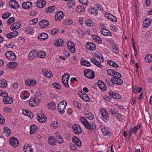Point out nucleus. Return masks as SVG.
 I'll return each instance as SVG.
<instances>
[{
    "instance_id": "45",
    "label": "nucleus",
    "mask_w": 152,
    "mask_h": 152,
    "mask_svg": "<svg viewBox=\"0 0 152 152\" xmlns=\"http://www.w3.org/2000/svg\"><path fill=\"white\" fill-rule=\"evenodd\" d=\"M15 21V19L13 17H11L7 21L8 25H10V24L14 22Z\"/></svg>"
},
{
    "instance_id": "57",
    "label": "nucleus",
    "mask_w": 152,
    "mask_h": 152,
    "mask_svg": "<svg viewBox=\"0 0 152 152\" xmlns=\"http://www.w3.org/2000/svg\"><path fill=\"white\" fill-rule=\"evenodd\" d=\"M7 37L9 39L12 38L14 37V36L12 32L9 33L6 35Z\"/></svg>"
},
{
    "instance_id": "25",
    "label": "nucleus",
    "mask_w": 152,
    "mask_h": 152,
    "mask_svg": "<svg viewBox=\"0 0 152 152\" xmlns=\"http://www.w3.org/2000/svg\"><path fill=\"white\" fill-rule=\"evenodd\" d=\"M48 37V35L47 34L45 33H42L38 36V39H42L43 40L47 39Z\"/></svg>"
},
{
    "instance_id": "58",
    "label": "nucleus",
    "mask_w": 152,
    "mask_h": 152,
    "mask_svg": "<svg viewBox=\"0 0 152 152\" xmlns=\"http://www.w3.org/2000/svg\"><path fill=\"white\" fill-rule=\"evenodd\" d=\"M79 139L76 136H74L72 138V140L74 144H75L79 140Z\"/></svg>"
},
{
    "instance_id": "19",
    "label": "nucleus",
    "mask_w": 152,
    "mask_h": 152,
    "mask_svg": "<svg viewBox=\"0 0 152 152\" xmlns=\"http://www.w3.org/2000/svg\"><path fill=\"white\" fill-rule=\"evenodd\" d=\"M45 4L46 2L44 0H39L37 2L36 4L37 7L39 8H42L45 5Z\"/></svg>"
},
{
    "instance_id": "62",
    "label": "nucleus",
    "mask_w": 152,
    "mask_h": 152,
    "mask_svg": "<svg viewBox=\"0 0 152 152\" xmlns=\"http://www.w3.org/2000/svg\"><path fill=\"white\" fill-rule=\"evenodd\" d=\"M113 98L116 99H119L121 98V96L120 94L115 93Z\"/></svg>"
},
{
    "instance_id": "49",
    "label": "nucleus",
    "mask_w": 152,
    "mask_h": 152,
    "mask_svg": "<svg viewBox=\"0 0 152 152\" xmlns=\"http://www.w3.org/2000/svg\"><path fill=\"white\" fill-rule=\"evenodd\" d=\"M10 55V57L9 58V59L11 60H15L16 58V56L14 53L11 51Z\"/></svg>"
},
{
    "instance_id": "1",
    "label": "nucleus",
    "mask_w": 152,
    "mask_h": 152,
    "mask_svg": "<svg viewBox=\"0 0 152 152\" xmlns=\"http://www.w3.org/2000/svg\"><path fill=\"white\" fill-rule=\"evenodd\" d=\"M67 105V103L64 101H62L59 104L58 108L59 112L61 114H64L65 111V108Z\"/></svg>"
},
{
    "instance_id": "64",
    "label": "nucleus",
    "mask_w": 152,
    "mask_h": 152,
    "mask_svg": "<svg viewBox=\"0 0 152 152\" xmlns=\"http://www.w3.org/2000/svg\"><path fill=\"white\" fill-rule=\"evenodd\" d=\"M58 31V29L57 28H56L53 29L51 31V33L52 34H55L57 33Z\"/></svg>"
},
{
    "instance_id": "53",
    "label": "nucleus",
    "mask_w": 152,
    "mask_h": 152,
    "mask_svg": "<svg viewBox=\"0 0 152 152\" xmlns=\"http://www.w3.org/2000/svg\"><path fill=\"white\" fill-rule=\"evenodd\" d=\"M7 113L10 112L12 110V108L8 107H4L3 109Z\"/></svg>"
},
{
    "instance_id": "13",
    "label": "nucleus",
    "mask_w": 152,
    "mask_h": 152,
    "mask_svg": "<svg viewBox=\"0 0 152 152\" xmlns=\"http://www.w3.org/2000/svg\"><path fill=\"white\" fill-rule=\"evenodd\" d=\"M67 46L68 49L72 53L75 52V48L74 43L72 42L69 41L68 42Z\"/></svg>"
},
{
    "instance_id": "51",
    "label": "nucleus",
    "mask_w": 152,
    "mask_h": 152,
    "mask_svg": "<svg viewBox=\"0 0 152 152\" xmlns=\"http://www.w3.org/2000/svg\"><path fill=\"white\" fill-rule=\"evenodd\" d=\"M80 121L84 125L88 122L87 120L83 117H82L81 118Z\"/></svg>"
},
{
    "instance_id": "26",
    "label": "nucleus",
    "mask_w": 152,
    "mask_h": 152,
    "mask_svg": "<svg viewBox=\"0 0 152 152\" xmlns=\"http://www.w3.org/2000/svg\"><path fill=\"white\" fill-rule=\"evenodd\" d=\"M141 124H139L137 126H135L134 128L131 127L130 128V131H131L132 132H134V134L137 132V130L138 129L140 128Z\"/></svg>"
},
{
    "instance_id": "59",
    "label": "nucleus",
    "mask_w": 152,
    "mask_h": 152,
    "mask_svg": "<svg viewBox=\"0 0 152 152\" xmlns=\"http://www.w3.org/2000/svg\"><path fill=\"white\" fill-rule=\"evenodd\" d=\"M79 2L81 4L87 5L88 4V1L87 0H79Z\"/></svg>"
},
{
    "instance_id": "52",
    "label": "nucleus",
    "mask_w": 152,
    "mask_h": 152,
    "mask_svg": "<svg viewBox=\"0 0 152 152\" xmlns=\"http://www.w3.org/2000/svg\"><path fill=\"white\" fill-rule=\"evenodd\" d=\"M74 105L78 108H80L81 107V104L78 102H75L74 103Z\"/></svg>"
},
{
    "instance_id": "35",
    "label": "nucleus",
    "mask_w": 152,
    "mask_h": 152,
    "mask_svg": "<svg viewBox=\"0 0 152 152\" xmlns=\"http://www.w3.org/2000/svg\"><path fill=\"white\" fill-rule=\"evenodd\" d=\"M85 116L86 118H88L90 120H92L94 118V116L92 113L90 112L89 113H86Z\"/></svg>"
},
{
    "instance_id": "28",
    "label": "nucleus",
    "mask_w": 152,
    "mask_h": 152,
    "mask_svg": "<svg viewBox=\"0 0 152 152\" xmlns=\"http://www.w3.org/2000/svg\"><path fill=\"white\" fill-rule=\"evenodd\" d=\"M63 42L64 41L62 39L55 40L54 41L55 45L57 47L62 46Z\"/></svg>"
},
{
    "instance_id": "38",
    "label": "nucleus",
    "mask_w": 152,
    "mask_h": 152,
    "mask_svg": "<svg viewBox=\"0 0 152 152\" xmlns=\"http://www.w3.org/2000/svg\"><path fill=\"white\" fill-rule=\"evenodd\" d=\"M145 59L146 61L149 62L152 61V54H148L145 57Z\"/></svg>"
},
{
    "instance_id": "50",
    "label": "nucleus",
    "mask_w": 152,
    "mask_h": 152,
    "mask_svg": "<svg viewBox=\"0 0 152 152\" xmlns=\"http://www.w3.org/2000/svg\"><path fill=\"white\" fill-rule=\"evenodd\" d=\"M60 136H59L58 135V137L56 138V139L57 140V141H58V143L61 144L63 142V139L61 136L60 135Z\"/></svg>"
},
{
    "instance_id": "16",
    "label": "nucleus",
    "mask_w": 152,
    "mask_h": 152,
    "mask_svg": "<svg viewBox=\"0 0 152 152\" xmlns=\"http://www.w3.org/2000/svg\"><path fill=\"white\" fill-rule=\"evenodd\" d=\"M32 3L30 1L24 2L22 4V7L25 9H28L32 7Z\"/></svg>"
},
{
    "instance_id": "15",
    "label": "nucleus",
    "mask_w": 152,
    "mask_h": 152,
    "mask_svg": "<svg viewBox=\"0 0 152 152\" xmlns=\"http://www.w3.org/2000/svg\"><path fill=\"white\" fill-rule=\"evenodd\" d=\"M98 85L102 91H104L106 90V86L104 83L101 80H99L97 82Z\"/></svg>"
},
{
    "instance_id": "32",
    "label": "nucleus",
    "mask_w": 152,
    "mask_h": 152,
    "mask_svg": "<svg viewBox=\"0 0 152 152\" xmlns=\"http://www.w3.org/2000/svg\"><path fill=\"white\" fill-rule=\"evenodd\" d=\"M95 55L99 58L101 62H103V58L102 55L98 51L96 52L95 53Z\"/></svg>"
},
{
    "instance_id": "12",
    "label": "nucleus",
    "mask_w": 152,
    "mask_h": 152,
    "mask_svg": "<svg viewBox=\"0 0 152 152\" xmlns=\"http://www.w3.org/2000/svg\"><path fill=\"white\" fill-rule=\"evenodd\" d=\"M105 17L111 21L113 22L117 21V19L116 17L110 13H108L107 14H106Z\"/></svg>"
},
{
    "instance_id": "6",
    "label": "nucleus",
    "mask_w": 152,
    "mask_h": 152,
    "mask_svg": "<svg viewBox=\"0 0 152 152\" xmlns=\"http://www.w3.org/2000/svg\"><path fill=\"white\" fill-rule=\"evenodd\" d=\"M79 91V95L80 97L85 102H88L90 99L88 95L86 93L83 92L81 90Z\"/></svg>"
},
{
    "instance_id": "41",
    "label": "nucleus",
    "mask_w": 152,
    "mask_h": 152,
    "mask_svg": "<svg viewBox=\"0 0 152 152\" xmlns=\"http://www.w3.org/2000/svg\"><path fill=\"white\" fill-rule=\"evenodd\" d=\"M55 8V7L54 6L49 7L46 9V11L48 12H52L53 11Z\"/></svg>"
},
{
    "instance_id": "30",
    "label": "nucleus",
    "mask_w": 152,
    "mask_h": 152,
    "mask_svg": "<svg viewBox=\"0 0 152 152\" xmlns=\"http://www.w3.org/2000/svg\"><path fill=\"white\" fill-rule=\"evenodd\" d=\"M42 115V117H40L39 115L37 116V119L39 122H45L47 120V118L45 115L43 114Z\"/></svg>"
},
{
    "instance_id": "42",
    "label": "nucleus",
    "mask_w": 152,
    "mask_h": 152,
    "mask_svg": "<svg viewBox=\"0 0 152 152\" xmlns=\"http://www.w3.org/2000/svg\"><path fill=\"white\" fill-rule=\"evenodd\" d=\"M101 116H103L104 115L108 114L107 110L104 108H102L100 109Z\"/></svg>"
},
{
    "instance_id": "5",
    "label": "nucleus",
    "mask_w": 152,
    "mask_h": 152,
    "mask_svg": "<svg viewBox=\"0 0 152 152\" xmlns=\"http://www.w3.org/2000/svg\"><path fill=\"white\" fill-rule=\"evenodd\" d=\"M73 132L76 134H79L82 132L80 127L78 125H74L72 126Z\"/></svg>"
},
{
    "instance_id": "4",
    "label": "nucleus",
    "mask_w": 152,
    "mask_h": 152,
    "mask_svg": "<svg viewBox=\"0 0 152 152\" xmlns=\"http://www.w3.org/2000/svg\"><path fill=\"white\" fill-rule=\"evenodd\" d=\"M69 76L67 74H64L62 78V82L64 85L67 87H69V86L68 83V80Z\"/></svg>"
},
{
    "instance_id": "11",
    "label": "nucleus",
    "mask_w": 152,
    "mask_h": 152,
    "mask_svg": "<svg viewBox=\"0 0 152 152\" xmlns=\"http://www.w3.org/2000/svg\"><path fill=\"white\" fill-rule=\"evenodd\" d=\"M86 48L90 51H93L96 49L95 45L92 42H87L86 45Z\"/></svg>"
},
{
    "instance_id": "47",
    "label": "nucleus",
    "mask_w": 152,
    "mask_h": 152,
    "mask_svg": "<svg viewBox=\"0 0 152 152\" xmlns=\"http://www.w3.org/2000/svg\"><path fill=\"white\" fill-rule=\"evenodd\" d=\"M65 24L66 25H69L72 24V23L73 21L71 19H67L65 20Z\"/></svg>"
},
{
    "instance_id": "44",
    "label": "nucleus",
    "mask_w": 152,
    "mask_h": 152,
    "mask_svg": "<svg viewBox=\"0 0 152 152\" xmlns=\"http://www.w3.org/2000/svg\"><path fill=\"white\" fill-rule=\"evenodd\" d=\"M11 14L9 12H7L3 14L2 17L4 19H6L9 18L10 15Z\"/></svg>"
},
{
    "instance_id": "37",
    "label": "nucleus",
    "mask_w": 152,
    "mask_h": 152,
    "mask_svg": "<svg viewBox=\"0 0 152 152\" xmlns=\"http://www.w3.org/2000/svg\"><path fill=\"white\" fill-rule=\"evenodd\" d=\"M7 83L6 81L3 80L0 81V87L1 88H4L7 86Z\"/></svg>"
},
{
    "instance_id": "8",
    "label": "nucleus",
    "mask_w": 152,
    "mask_h": 152,
    "mask_svg": "<svg viewBox=\"0 0 152 152\" xmlns=\"http://www.w3.org/2000/svg\"><path fill=\"white\" fill-rule=\"evenodd\" d=\"M9 6L15 9H18L19 6L16 0H12L10 1L9 3Z\"/></svg>"
},
{
    "instance_id": "10",
    "label": "nucleus",
    "mask_w": 152,
    "mask_h": 152,
    "mask_svg": "<svg viewBox=\"0 0 152 152\" xmlns=\"http://www.w3.org/2000/svg\"><path fill=\"white\" fill-rule=\"evenodd\" d=\"M64 17L63 12L62 11H58L55 15V19L56 20H61Z\"/></svg>"
},
{
    "instance_id": "63",
    "label": "nucleus",
    "mask_w": 152,
    "mask_h": 152,
    "mask_svg": "<svg viewBox=\"0 0 152 152\" xmlns=\"http://www.w3.org/2000/svg\"><path fill=\"white\" fill-rule=\"evenodd\" d=\"M75 144H72L70 145V148L74 151H76L77 150V148L76 147Z\"/></svg>"
},
{
    "instance_id": "7",
    "label": "nucleus",
    "mask_w": 152,
    "mask_h": 152,
    "mask_svg": "<svg viewBox=\"0 0 152 152\" xmlns=\"http://www.w3.org/2000/svg\"><path fill=\"white\" fill-rule=\"evenodd\" d=\"M110 81L112 83L118 85H121L123 83L122 80L120 78L112 77Z\"/></svg>"
},
{
    "instance_id": "3",
    "label": "nucleus",
    "mask_w": 152,
    "mask_h": 152,
    "mask_svg": "<svg viewBox=\"0 0 152 152\" xmlns=\"http://www.w3.org/2000/svg\"><path fill=\"white\" fill-rule=\"evenodd\" d=\"M9 142L12 146L15 148L18 146L19 143L18 139L13 137L10 138Z\"/></svg>"
},
{
    "instance_id": "60",
    "label": "nucleus",
    "mask_w": 152,
    "mask_h": 152,
    "mask_svg": "<svg viewBox=\"0 0 152 152\" xmlns=\"http://www.w3.org/2000/svg\"><path fill=\"white\" fill-rule=\"evenodd\" d=\"M106 84L107 85H108L110 86L111 87H113L114 86V83H110V82L109 81V80H106Z\"/></svg>"
},
{
    "instance_id": "29",
    "label": "nucleus",
    "mask_w": 152,
    "mask_h": 152,
    "mask_svg": "<svg viewBox=\"0 0 152 152\" xmlns=\"http://www.w3.org/2000/svg\"><path fill=\"white\" fill-rule=\"evenodd\" d=\"M17 63L15 62H10L7 65V67L9 69H13L17 66Z\"/></svg>"
},
{
    "instance_id": "40",
    "label": "nucleus",
    "mask_w": 152,
    "mask_h": 152,
    "mask_svg": "<svg viewBox=\"0 0 152 152\" xmlns=\"http://www.w3.org/2000/svg\"><path fill=\"white\" fill-rule=\"evenodd\" d=\"M48 108L50 110H54L55 109V104L53 102H51L48 105Z\"/></svg>"
},
{
    "instance_id": "22",
    "label": "nucleus",
    "mask_w": 152,
    "mask_h": 152,
    "mask_svg": "<svg viewBox=\"0 0 152 152\" xmlns=\"http://www.w3.org/2000/svg\"><path fill=\"white\" fill-rule=\"evenodd\" d=\"M100 32L104 36H111V33L108 30L105 28L102 29L100 31Z\"/></svg>"
},
{
    "instance_id": "23",
    "label": "nucleus",
    "mask_w": 152,
    "mask_h": 152,
    "mask_svg": "<svg viewBox=\"0 0 152 152\" xmlns=\"http://www.w3.org/2000/svg\"><path fill=\"white\" fill-rule=\"evenodd\" d=\"M25 83L26 85L33 86L36 85V82L35 80L28 79L25 81Z\"/></svg>"
},
{
    "instance_id": "9",
    "label": "nucleus",
    "mask_w": 152,
    "mask_h": 152,
    "mask_svg": "<svg viewBox=\"0 0 152 152\" xmlns=\"http://www.w3.org/2000/svg\"><path fill=\"white\" fill-rule=\"evenodd\" d=\"M39 25L42 28H46L49 25V22L45 20H43L39 22Z\"/></svg>"
},
{
    "instance_id": "34",
    "label": "nucleus",
    "mask_w": 152,
    "mask_h": 152,
    "mask_svg": "<svg viewBox=\"0 0 152 152\" xmlns=\"http://www.w3.org/2000/svg\"><path fill=\"white\" fill-rule=\"evenodd\" d=\"M76 10L78 13H81L84 10V7L82 5H78L76 8Z\"/></svg>"
},
{
    "instance_id": "20",
    "label": "nucleus",
    "mask_w": 152,
    "mask_h": 152,
    "mask_svg": "<svg viewBox=\"0 0 152 152\" xmlns=\"http://www.w3.org/2000/svg\"><path fill=\"white\" fill-rule=\"evenodd\" d=\"M48 143L52 146H55L56 145L57 141L56 140L55 138L52 137H49L48 140Z\"/></svg>"
},
{
    "instance_id": "14",
    "label": "nucleus",
    "mask_w": 152,
    "mask_h": 152,
    "mask_svg": "<svg viewBox=\"0 0 152 152\" xmlns=\"http://www.w3.org/2000/svg\"><path fill=\"white\" fill-rule=\"evenodd\" d=\"M21 22H16L12 25L10 27V29L12 30L17 29L21 26Z\"/></svg>"
},
{
    "instance_id": "55",
    "label": "nucleus",
    "mask_w": 152,
    "mask_h": 152,
    "mask_svg": "<svg viewBox=\"0 0 152 152\" xmlns=\"http://www.w3.org/2000/svg\"><path fill=\"white\" fill-rule=\"evenodd\" d=\"M84 126L86 127L89 129H91V124L89 122H88L87 123L85 124Z\"/></svg>"
},
{
    "instance_id": "27",
    "label": "nucleus",
    "mask_w": 152,
    "mask_h": 152,
    "mask_svg": "<svg viewBox=\"0 0 152 152\" xmlns=\"http://www.w3.org/2000/svg\"><path fill=\"white\" fill-rule=\"evenodd\" d=\"M37 53L34 50L31 51L28 54V58L30 60L34 59Z\"/></svg>"
},
{
    "instance_id": "54",
    "label": "nucleus",
    "mask_w": 152,
    "mask_h": 152,
    "mask_svg": "<svg viewBox=\"0 0 152 152\" xmlns=\"http://www.w3.org/2000/svg\"><path fill=\"white\" fill-rule=\"evenodd\" d=\"M92 23V21L88 19L86 21V23L88 26H90Z\"/></svg>"
},
{
    "instance_id": "33",
    "label": "nucleus",
    "mask_w": 152,
    "mask_h": 152,
    "mask_svg": "<svg viewBox=\"0 0 152 152\" xmlns=\"http://www.w3.org/2000/svg\"><path fill=\"white\" fill-rule=\"evenodd\" d=\"M45 51H42L37 53V55L41 58H44L45 56Z\"/></svg>"
},
{
    "instance_id": "2",
    "label": "nucleus",
    "mask_w": 152,
    "mask_h": 152,
    "mask_svg": "<svg viewBox=\"0 0 152 152\" xmlns=\"http://www.w3.org/2000/svg\"><path fill=\"white\" fill-rule=\"evenodd\" d=\"M85 76L88 78L93 79L95 77L94 72L90 69H85L84 71Z\"/></svg>"
},
{
    "instance_id": "46",
    "label": "nucleus",
    "mask_w": 152,
    "mask_h": 152,
    "mask_svg": "<svg viewBox=\"0 0 152 152\" xmlns=\"http://www.w3.org/2000/svg\"><path fill=\"white\" fill-rule=\"evenodd\" d=\"M31 111L28 110L23 109V113L25 115L28 116Z\"/></svg>"
},
{
    "instance_id": "24",
    "label": "nucleus",
    "mask_w": 152,
    "mask_h": 152,
    "mask_svg": "<svg viewBox=\"0 0 152 152\" xmlns=\"http://www.w3.org/2000/svg\"><path fill=\"white\" fill-rule=\"evenodd\" d=\"M101 130L103 134L104 135H108L109 134V131L107 127H104L103 125L100 126Z\"/></svg>"
},
{
    "instance_id": "18",
    "label": "nucleus",
    "mask_w": 152,
    "mask_h": 152,
    "mask_svg": "<svg viewBox=\"0 0 152 152\" xmlns=\"http://www.w3.org/2000/svg\"><path fill=\"white\" fill-rule=\"evenodd\" d=\"M24 152H32L33 149L31 145L28 144H26L23 147Z\"/></svg>"
},
{
    "instance_id": "21",
    "label": "nucleus",
    "mask_w": 152,
    "mask_h": 152,
    "mask_svg": "<svg viewBox=\"0 0 152 152\" xmlns=\"http://www.w3.org/2000/svg\"><path fill=\"white\" fill-rule=\"evenodd\" d=\"M30 133L31 134H34L37 132V127L35 125H31L30 127Z\"/></svg>"
},
{
    "instance_id": "31",
    "label": "nucleus",
    "mask_w": 152,
    "mask_h": 152,
    "mask_svg": "<svg viewBox=\"0 0 152 152\" xmlns=\"http://www.w3.org/2000/svg\"><path fill=\"white\" fill-rule=\"evenodd\" d=\"M151 24V22L148 19H145L143 22L142 26L144 28H147L150 26Z\"/></svg>"
},
{
    "instance_id": "48",
    "label": "nucleus",
    "mask_w": 152,
    "mask_h": 152,
    "mask_svg": "<svg viewBox=\"0 0 152 152\" xmlns=\"http://www.w3.org/2000/svg\"><path fill=\"white\" fill-rule=\"evenodd\" d=\"M53 86L57 89H59L61 88V86L59 84L55 83L52 84Z\"/></svg>"
},
{
    "instance_id": "17",
    "label": "nucleus",
    "mask_w": 152,
    "mask_h": 152,
    "mask_svg": "<svg viewBox=\"0 0 152 152\" xmlns=\"http://www.w3.org/2000/svg\"><path fill=\"white\" fill-rule=\"evenodd\" d=\"M3 100L4 103L5 104H10L13 102V98L9 96H7L4 98Z\"/></svg>"
},
{
    "instance_id": "61",
    "label": "nucleus",
    "mask_w": 152,
    "mask_h": 152,
    "mask_svg": "<svg viewBox=\"0 0 152 152\" xmlns=\"http://www.w3.org/2000/svg\"><path fill=\"white\" fill-rule=\"evenodd\" d=\"M5 122V120L1 114H0V124H2Z\"/></svg>"
},
{
    "instance_id": "43",
    "label": "nucleus",
    "mask_w": 152,
    "mask_h": 152,
    "mask_svg": "<svg viewBox=\"0 0 152 152\" xmlns=\"http://www.w3.org/2000/svg\"><path fill=\"white\" fill-rule=\"evenodd\" d=\"M38 21V19L37 18H34L29 21V23L31 25H34L36 24Z\"/></svg>"
},
{
    "instance_id": "39",
    "label": "nucleus",
    "mask_w": 152,
    "mask_h": 152,
    "mask_svg": "<svg viewBox=\"0 0 152 152\" xmlns=\"http://www.w3.org/2000/svg\"><path fill=\"white\" fill-rule=\"evenodd\" d=\"M108 114L104 115L103 116H100V118L102 119L103 121L105 122L107 121L109 119V117L108 115Z\"/></svg>"
},
{
    "instance_id": "36",
    "label": "nucleus",
    "mask_w": 152,
    "mask_h": 152,
    "mask_svg": "<svg viewBox=\"0 0 152 152\" xmlns=\"http://www.w3.org/2000/svg\"><path fill=\"white\" fill-rule=\"evenodd\" d=\"M3 132L4 133H6L7 134H5L6 136H8L11 133V131L10 129L8 128L7 127H5L4 128Z\"/></svg>"
},
{
    "instance_id": "56",
    "label": "nucleus",
    "mask_w": 152,
    "mask_h": 152,
    "mask_svg": "<svg viewBox=\"0 0 152 152\" xmlns=\"http://www.w3.org/2000/svg\"><path fill=\"white\" fill-rule=\"evenodd\" d=\"M91 130L93 132L95 131L96 129V125L95 124V123L94 122V123H92V125H91Z\"/></svg>"
}]
</instances>
